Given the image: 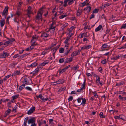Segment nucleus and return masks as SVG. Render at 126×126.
<instances>
[{
	"label": "nucleus",
	"mask_w": 126,
	"mask_h": 126,
	"mask_svg": "<svg viewBox=\"0 0 126 126\" xmlns=\"http://www.w3.org/2000/svg\"><path fill=\"white\" fill-rule=\"evenodd\" d=\"M67 16V15L66 14L64 15V14H63L61 16L59 17V18L60 19H63L64 17H66Z\"/></svg>",
	"instance_id": "obj_30"
},
{
	"label": "nucleus",
	"mask_w": 126,
	"mask_h": 126,
	"mask_svg": "<svg viewBox=\"0 0 126 126\" xmlns=\"http://www.w3.org/2000/svg\"><path fill=\"white\" fill-rule=\"evenodd\" d=\"M19 5L18 6V7L17 8V9H19V8H20V5L23 3V2H19Z\"/></svg>",
	"instance_id": "obj_54"
},
{
	"label": "nucleus",
	"mask_w": 126,
	"mask_h": 126,
	"mask_svg": "<svg viewBox=\"0 0 126 126\" xmlns=\"http://www.w3.org/2000/svg\"><path fill=\"white\" fill-rule=\"evenodd\" d=\"M64 52V49L62 47L60 48L59 52L61 53H63Z\"/></svg>",
	"instance_id": "obj_29"
},
{
	"label": "nucleus",
	"mask_w": 126,
	"mask_h": 126,
	"mask_svg": "<svg viewBox=\"0 0 126 126\" xmlns=\"http://www.w3.org/2000/svg\"><path fill=\"white\" fill-rule=\"evenodd\" d=\"M82 99L81 98H78L77 99L78 102V103H79L81 102V100Z\"/></svg>",
	"instance_id": "obj_52"
},
{
	"label": "nucleus",
	"mask_w": 126,
	"mask_h": 126,
	"mask_svg": "<svg viewBox=\"0 0 126 126\" xmlns=\"http://www.w3.org/2000/svg\"><path fill=\"white\" fill-rule=\"evenodd\" d=\"M59 46H56L55 47L53 48V49L51 50L53 51H54V52H56V51L57 50V49L59 48Z\"/></svg>",
	"instance_id": "obj_24"
},
{
	"label": "nucleus",
	"mask_w": 126,
	"mask_h": 126,
	"mask_svg": "<svg viewBox=\"0 0 126 126\" xmlns=\"http://www.w3.org/2000/svg\"><path fill=\"white\" fill-rule=\"evenodd\" d=\"M66 71V70H65V69L64 68L62 70L60 69L59 71V72L60 74H61L63 73V72H65Z\"/></svg>",
	"instance_id": "obj_26"
},
{
	"label": "nucleus",
	"mask_w": 126,
	"mask_h": 126,
	"mask_svg": "<svg viewBox=\"0 0 126 126\" xmlns=\"http://www.w3.org/2000/svg\"><path fill=\"white\" fill-rule=\"evenodd\" d=\"M124 83V82L121 81L120 82H119L117 83L116 85V86H120V85H121L123 84Z\"/></svg>",
	"instance_id": "obj_25"
},
{
	"label": "nucleus",
	"mask_w": 126,
	"mask_h": 126,
	"mask_svg": "<svg viewBox=\"0 0 126 126\" xmlns=\"http://www.w3.org/2000/svg\"><path fill=\"white\" fill-rule=\"evenodd\" d=\"M19 9H18L17 11L16 12V14L18 16H20L21 14V13L18 10Z\"/></svg>",
	"instance_id": "obj_38"
},
{
	"label": "nucleus",
	"mask_w": 126,
	"mask_h": 126,
	"mask_svg": "<svg viewBox=\"0 0 126 126\" xmlns=\"http://www.w3.org/2000/svg\"><path fill=\"white\" fill-rule=\"evenodd\" d=\"M110 5V4L109 3H107L106 4H104V6L105 7H106L108 6H109Z\"/></svg>",
	"instance_id": "obj_50"
},
{
	"label": "nucleus",
	"mask_w": 126,
	"mask_h": 126,
	"mask_svg": "<svg viewBox=\"0 0 126 126\" xmlns=\"http://www.w3.org/2000/svg\"><path fill=\"white\" fill-rule=\"evenodd\" d=\"M121 29L124 28V29H126V23L125 24H124L122 25V27H121Z\"/></svg>",
	"instance_id": "obj_41"
},
{
	"label": "nucleus",
	"mask_w": 126,
	"mask_h": 126,
	"mask_svg": "<svg viewBox=\"0 0 126 126\" xmlns=\"http://www.w3.org/2000/svg\"><path fill=\"white\" fill-rule=\"evenodd\" d=\"M36 97L37 99L40 98L42 100H44V97L41 94H39V95L36 96Z\"/></svg>",
	"instance_id": "obj_23"
},
{
	"label": "nucleus",
	"mask_w": 126,
	"mask_h": 126,
	"mask_svg": "<svg viewBox=\"0 0 126 126\" xmlns=\"http://www.w3.org/2000/svg\"><path fill=\"white\" fill-rule=\"evenodd\" d=\"M102 27V25H100L98 27L95 29V31L97 32L99 31L101 29Z\"/></svg>",
	"instance_id": "obj_17"
},
{
	"label": "nucleus",
	"mask_w": 126,
	"mask_h": 126,
	"mask_svg": "<svg viewBox=\"0 0 126 126\" xmlns=\"http://www.w3.org/2000/svg\"><path fill=\"white\" fill-rule=\"evenodd\" d=\"M32 7L31 6H29L28 9V13L29 14H30L32 12L31 11Z\"/></svg>",
	"instance_id": "obj_19"
},
{
	"label": "nucleus",
	"mask_w": 126,
	"mask_h": 126,
	"mask_svg": "<svg viewBox=\"0 0 126 126\" xmlns=\"http://www.w3.org/2000/svg\"><path fill=\"white\" fill-rule=\"evenodd\" d=\"M96 82L98 83H99L101 85V86H102L103 85V84L100 82V78L99 76H98L97 75H96Z\"/></svg>",
	"instance_id": "obj_11"
},
{
	"label": "nucleus",
	"mask_w": 126,
	"mask_h": 126,
	"mask_svg": "<svg viewBox=\"0 0 126 126\" xmlns=\"http://www.w3.org/2000/svg\"><path fill=\"white\" fill-rule=\"evenodd\" d=\"M30 53H26L25 54H23V56H24V57H25L26 56L29 55Z\"/></svg>",
	"instance_id": "obj_59"
},
{
	"label": "nucleus",
	"mask_w": 126,
	"mask_h": 126,
	"mask_svg": "<svg viewBox=\"0 0 126 126\" xmlns=\"http://www.w3.org/2000/svg\"><path fill=\"white\" fill-rule=\"evenodd\" d=\"M21 74V73L20 71H17L14 72L13 74V76H15L18 75H20Z\"/></svg>",
	"instance_id": "obj_13"
},
{
	"label": "nucleus",
	"mask_w": 126,
	"mask_h": 126,
	"mask_svg": "<svg viewBox=\"0 0 126 126\" xmlns=\"http://www.w3.org/2000/svg\"><path fill=\"white\" fill-rule=\"evenodd\" d=\"M42 15L41 14H39L37 13V14L35 16V19L38 20H41L42 21Z\"/></svg>",
	"instance_id": "obj_5"
},
{
	"label": "nucleus",
	"mask_w": 126,
	"mask_h": 126,
	"mask_svg": "<svg viewBox=\"0 0 126 126\" xmlns=\"http://www.w3.org/2000/svg\"><path fill=\"white\" fill-rule=\"evenodd\" d=\"M11 103V102H9L8 103L7 106L8 107V108L9 109L11 108V106L10 105Z\"/></svg>",
	"instance_id": "obj_40"
},
{
	"label": "nucleus",
	"mask_w": 126,
	"mask_h": 126,
	"mask_svg": "<svg viewBox=\"0 0 126 126\" xmlns=\"http://www.w3.org/2000/svg\"><path fill=\"white\" fill-rule=\"evenodd\" d=\"M26 88L27 90L30 91H32V89L31 88L29 87H26Z\"/></svg>",
	"instance_id": "obj_46"
},
{
	"label": "nucleus",
	"mask_w": 126,
	"mask_h": 126,
	"mask_svg": "<svg viewBox=\"0 0 126 126\" xmlns=\"http://www.w3.org/2000/svg\"><path fill=\"white\" fill-rule=\"evenodd\" d=\"M82 101L81 103L80 104L81 105L82 104H85L86 102V100L85 98H82Z\"/></svg>",
	"instance_id": "obj_31"
},
{
	"label": "nucleus",
	"mask_w": 126,
	"mask_h": 126,
	"mask_svg": "<svg viewBox=\"0 0 126 126\" xmlns=\"http://www.w3.org/2000/svg\"><path fill=\"white\" fill-rule=\"evenodd\" d=\"M19 56L18 54H17L16 55H15L13 57V58H17V57H18Z\"/></svg>",
	"instance_id": "obj_55"
},
{
	"label": "nucleus",
	"mask_w": 126,
	"mask_h": 126,
	"mask_svg": "<svg viewBox=\"0 0 126 126\" xmlns=\"http://www.w3.org/2000/svg\"><path fill=\"white\" fill-rule=\"evenodd\" d=\"M31 50V49L30 47H28L26 48L25 49V50L28 51L29 50Z\"/></svg>",
	"instance_id": "obj_64"
},
{
	"label": "nucleus",
	"mask_w": 126,
	"mask_h": 126,
	"mask_svg": "<svg viewBox=\"0 0 126 126\" xmlns=\"http://www.w3.org/2000/svg\"><path fill=\"white\" fill-rule=\"evenodd\" d=\"M19 96V95L17 94L13 96L12 97V98H13L12 100H14V99H16Z\"/></svg>",
	"instance_id": "obj_28"
},
{
	"label": "nucleus",
	"mask_w": 126,
	"mask_h": 126,
	"mask_svg": "<svg viewBox=\"0 0 126 126\" xmlns=\"http://www.w3.org/2000/svg\"><path fill=\"white\" fill-rule=\"evenodd\" d=\"M27 78L24 79V80H23V81H22L23 83L24 84H27Z\"/></svg>",
	"instance_id": "obj_36"
},
{
	"label": "nucleus",
	"mask_w": 126,
	"mask_h": 126,
	"mask_svg": "<svg viewBox=\"0 0 126 126\" xmlns=\"http://www.w3.org/2000/svg\"><path fill=\"white\" fill-rule=\"evenodd\" d=\"M99 9H95L93 11V13H97L98 12Z\"/></svg>",
	"instance_id": "obj_34"
},
{
	"label": "nucleus",
	"mask_w": 126,
	"mask_h": 126,
	"mask_svg": "<svg viewBox=\"0 0 126 126\" xmlns=\"http://www.w3.org/2000/svg\"><path fill=\"white\" fill-rule=\"evenodd\" d=\"M37 64H38L36 62H34L31 64L28 65L27 67H31L32 68H33V67H34L36 66Z\"/></svg>",
	"instance_id": "obj_14"
},
{
	"label": "nucleus",
	"mask_w": 126,
	"mask_h": 126,
	"mask_svg": "<svg viewBox=\"0 0 126 126\" xmlns=\"http://www.w3.org/2000/svg\"><path fill=\"white\" fill-rule=\"evenodd\" d=\"M83 41H89V40L86 38H84L83 39Z\"/></svg>",
	"instance_id": "obj_62"
},
{
	"label": "nucleus",
	"mask_w": 126,
	"mask_h": 126,
	"mask_svg": "<svg viewBox=\"0 0 126 126\" xmlns=\"http://www.w3.org/2000/svg\"><path fill=\"white\" fill-rule=\"evenodd\" d=\"M8 8L5 7L4 10L2 13V16H5V19L6 18V16L8 14Z\"/></svg>",
	"instance_id": "obj_3"
},
{
	"label": "nucleus",
	"mask_w": 126,
	"mask_h": 126,
	"mask_svg": "<svg viewBox=\"0 0 126 126\" xmlns=\"http://www.w3.org/2000/svg\"><path fill=\"white\" fill-rule=\"evenodd\" d=\"M9 54L7 52H3V53L0 54V58H5L9 56Z\"/></svg>",
	"instance_id": "obj_2"
},
{
	"label": "nucleus",
	"mask_w": 126,
	"mask_h": 126,
	"mask_svg": "<svg viewBox=\"0 0 126 126\" xmlns=\"http://www.w3.org/2000/svg\"><path fill=\"white\" fill-rule=\"evenodd\" d=\"M86 1H85L84 2L81 3V4L82 5L81 6L82 7L84 6L86 4Z\"/></svg>",
	"instance_id": "obj_51"
},
{
	"label": "nucleus",
	"mask_w": 126,
	"mask_h": 126,
	"mask_svg": "<svg viewBox=\"0 0 126 126\" xmlns=\"http://www.w3.org/2000/svg\"><path fill=\"white\" fill-rule=\"evenodd\" d=\"M74 70H76L78 69L79 68V66H76L74 67Z\"/></svg>",
	"instance_id": "obj_60"
},
{
	"label": "nucleus",
	"mask_w": 126,
	"mask_h": 126,
	"mask_svg": "<svg viewBox=\"0 0 126 126\" xmlns=\"http://www.w3.org/2000/svg\"><path fill=\"white\" fill-rule=\"evenodd\" d=\"M119 99H122V100H124V97H122L121 95H120L119 96Z\"/></svg>",
	"instance_id": "obj_58"
},
{
	"label": "nucleus",
	"mask_w": 126,
	"mask_h": 126,
	"mask_svg": "<svg viewBox=\"0 0 126 126\" xmlns=\"http://www.w3.org/2000/svg\"><path fill=\"white\" fill-rule=\"evenodd\" d=\"M11 110L9 109L7 110V111L5 112V114H6V115H8L11 112Z\"/></svg>",
	"instance_id": "obj_33"
},
{
	"label": "nucleus",
	"mask_w": 126,
	"mask_h": 126,
	"mask_svg": "<svg viewBox=\"0 0 126 126\" xmlns=\"http://www.w3.org/2000/svg\"><path fill=\"white\" fill-rule=\"evenodd\" d=\"M41 68L40 67H37L35 70L36 72L37 73L41 69Z\"/></svg>",
	"instance_id": "obj_35"
},
{
	"label": "nucleus",
	"mask_w": 126,
	"mask_h": 126,
	"mask_svg": "<svg viewBox=\"0 0 126 126\" xmlns=\"http://www.w3.org/2000/svg\"><path fill=\"white\" fill-rule=\"evenodd\" d=\"M75 0H72L70 1L68 3V4L69 5L72 4L74 2Z\"/></svg>",
	"instance_id": "obj_44"
},
{
	"label": "nucleus",
	"mask_w": 126,
	"mask_h": 126,
	"mask_svg": "<svg viewBox=\"0 0 126 126\" xmlns=\"http://www.w3.org/2000/svg\"><path fill=\"white\" fill-rule=\"evenodd\" d=\"M73 99V97L72 96H71L69 97V98H68V100L69 101H71Z\"/></svg>",
	"instance_id": "obj_45"
},
{
	"label": "nucleus",
	"mask_w": 126,
	"mask_h": 126,
	"mask_svg": "<svg viewBox=\"0 0 126 126\" xmlns=\"http://www.w3.org/2000/svg\"><path fill=\"white\" fill-rule=\"evenodd\" d=\"M91 9V7L90 6H87L84 9V10L86 11L87 13H89L90 12Z\"/></svg>",
	"instance_id": "obj_12"
},
{
	"label": "nucleus",
	"mask_w": 126,
	"mask_h": 126,
	"mask_svg": "<svg viewBox=\"0 0 126 126\" xmlns=\"http://www.w3.org/2000/svg\"><path fill=\"white\" fill-rule=\"evenodd\" d=\"M80 51L79 50L78 51H75L73 52L71 55V56L72 57H74L75 56H76L77 55H78L80 54Z\"/></svg>",
	"instance_id": "obj_7"
},
{
	"label": "nucleus",
	"mask_w": 126,
	"mask_h": 126,
	"mask_svg": "<svg viewBox=\"0 0 126 126\" xmlns=\"http://www.w3.org/2000/svg\"><path fill=\"white\" fill-rule=\"evenodd\" d=\"M114 118L115 119H120L119 117V116H115L114 117Z\"/></svg>",
	"instance_id": "obj_63"
},
{
	"label": "nucleus",
	"mask_w": 126,
	"mask_h": 126,
	"mask_svg": "<svg viewBox=\"0 0 126 126\" xmlns=\"http://www.w3.org/2000/svg\"><path fill=\"white\" fill-rule=\"evenodd\" d=\"M99 115L102 118H104V117H103V113L102 112H101L100 113Z\"/></svg>",
	"instance_id": "obj_56"
},
{
	"label": "nucleus",
	"mask_w": 126,
	"mask_h": 126,
	"mask_svg": "<svg viewBox=\"0 0 126 126\" xmlns=\"http://www.w3.org/2000/svg\"><path fill=\"white\" fill-rule=\"evenodd\" d=\"M35 107L34 106L32 107L27 112V114L29 115H30L33 113L35 110Z\"/></svg>",
	"instance_id": "obj_4"
},
{
	"label": "nucleus",
	"mask_w": 126,
	"mask_h": 126,
	"mask_svg": "<svg viewBox=\"0 0 126 126\" xmlns=\"http://www.w3.org/2000/svg\"><path fill=\"white\" fill-rule=\"evenodd\" d=\"M81 49H87V47L86 46H84L81 48Z\"/></svg>",
	"instance_id": "obj_61"
},
{
	"label": "nucleus",
	"mask_w": 126,
	"mask_h": 126,
	"mask_svg": "<svg viewBox=\"0 0 126 126\" xmlns=\"http://www.w3.org/2000/svg\"><path fill=\"white\" fill-rule=\"evenodd\" d=\"M25 84H23L21 85L19 87V89L20 90V91L23 88H24L25 87Z\"/></svg>",
	"instance_id": "obj_27"
},
{
	"label": "nucleus",
	"mask_w": 126,
	"mask_h": 126,
	"mask_svg": "<svg viewBox=\"0 0 126 126\" xmlns=\"http://www.w3.org/2000/svg\"><path fill=\"white\" fill-rule=\"evenodd\" d=\"M67 2L66 1H65V0L64 1V4L63 5V6L64 7H65L67 6Z\"/></svg>",
	"instance_id": "obj_53"
},
{
	"label": "nucleus",
	"mask_w": 126,
	"mask_h": 126,
	"mask_svg": "<svg viewBox=\"0 0 126 126\" xmlns=\"http://www.w3.org/2000/svg\"><path fill=\"white\" fill-rule=\"evenodd\" d=\"M8 41H6L5 43H4L3 45H6L7 46H8L9 45L11 44L12 43V42L15 41V39L14 38H12L10 39L8 38L5 37Z\"/></svg>",
	"instance_id": "obj_1"
},
{
	"label": "nucleus",
	"mask_w": 126,
	"mask_h": 126,
	"mask_svg": "<svg viewBox=\"0 0 126 126\" xmlns=\"http://www.w3.org/2000/svg\"><path fill=\"white\" fill-rule=\"evenodd\" d=\"M66 88V87H61L60 88V90L61 91H64L65 90Z\"/></svg>",
	"instance_id": "obj_42"
},
{
	"label": "nucleus",
	"mask_w": 126,
	"mask_h": 126,
	"mask_svg": "<svg viewBox=\"0 0 126 126\" xmlns=\"http://www.w3.org/2000/svg\"><path fill=\"white\" fill-rule=\"evenodd\" d=\"M32 42V44L31 45V46L30 47L31 50H32L34 48V45H35L34 44L35 43V41H34V42Z\"/></svg>",
	"instance_id": "obj_20"
},
{
	"label": "nucleus",
	"mask_w": 126,
	"mask_h": 126,
	"mask_svg": "<svg viewBox=\"0 0 126 126\" xmlns=\"http://www.w3.org/2000/svg\"><path fill=\"white\" fill-rule=\"evenodd\" d=\"M35 118L34 117H32L28 120V123L29 124L31 123L32 124L34 123H35Z\"/></svg>",
	"instance_id": "obj_8"
},
{
	"label": "nucleus",
	"mask_w": 126,
	"mask_h": 126,
	"mask_svg": "<svg viewBox=\"0 0 126 126\" xmlns=\"http://www.w3.org/2000/svg\"><path fill=\"white\" fill-rule=\"evenodd\" d=\"M106 59H104L102 60L101 61V63H102L104 64L106 63Z\"/></svg>",
	"instance_id": "obj_43"
},
{
	"label": "nucleus",
	"mask_w": 126,
	"mask_h": 126,
	"mask_svg": "<svg viewBox=\"0 0 126 126\" xmlns=\"http://www.w3.org/2000/svg\"><path fill=\"white\" fill-rule=\"evenodd\" d=\"M39 37L38 36H37L36 35L35 36H32V40H31V42H33L35 41H34V39L37 40L39 38Z\"/></svg>",
	"instance_id": "obj_15"
},
{
	"label": "nucleus",
	"mask_w": 126,
	"mask_h": 126,
	"mask_svg": "<svg viewBox=\"0 0 126 126\" xmlns=\"http://www.w3.org/2000/svg\"><path fill=\"white\" fill-rule=\"evenodd\" d=\"M108 47V45L106 44H103L102 46V47L104 48H107Z\"/></svg>",
	"instance_id": "obj_39"
},
{
	"label": "nucleus",
	"mask_w": 126,
	"mask_h": 126,
	"mask_svg": "<svg viewBox=\"0 0 126 126\" xmlns=\"http://www.w3.org/2000/svg\"><path fill=\"white\" fill-rule=\"evenodd\" d=\"M52 23L49 29V30H50V29H53L54 30H55V27H53V25L54 24L55 22L54 21H52Z\"/></svg>",
	"instance_id": "obj_18"
},
{
	"label": "nucleus",
	"mask_w": 126,
	"mask_h": 126,
	"mask_svg": "<svg viewBox=\"0 0 126 126\" xmlns=\"http://www.w3.org/2000/svg\"><path fill=\"white\" fill-rule=\"evenodd\" d=\"M64 61V59L63 58L60 59L59 60V62L61 63H63Z\"/></svg>",
	"instance_id": "obj_37"
},
{
	"label": "nucleus",
	"mask_w": 126,
	"mask_h": 126,
	"mask_svg": "<svg viewBox=\"0 0 126 126\" xmlns=\"http://www.w3.org/2000/svg\"><path fill=\"white\" fill-rule=\"evenodd\" d=\"M85 81H84L83 83L81 86V88L80 89H78L77 92H82L83 91V90L85 89Z\"/></svg>",
	"instance_id": "obj_6"
},
{
	"label": "nucleus",
	"mask_w": 126,
	"mask_h": 126,
	"mask_svg": "<svg viewBox=\"0 0 126 126\" xmlns=\"http://www.w3.org/2000/svg\"><path fill=\"white\" fill-rule=\"evenodd\" d=\"M49 63V62L48 60H46L43 63H42L41 65V66H44L47 64Z\"/></svg>",
	"instance_id": "obj_21"
},
{
	"label": "nucleus",
	"mask_w": 126,
	"mask_h": 126,
	"mask_svg": "<svg viewBox=\"0 0 126 126\" xmlns=\"http://www.w3.org/2000/svg\"><path fill=\"white\" fill-rule=\"evenodd\" d=\"M68 48H66L65 49V52L64 53L65 55H67L68 53L70 52L69 51Z\"/></svg>",
	"instance_id": "obj_22"
},
{
	"label": "nucleus",
	"mask_w": 126,
	"mask_h": 126,
	"mask_svg": "<svg viewBox=\"0 0 126 126\" xmlns=\"http://www.w3.org/2000/svg\"><path fill=\"white\" fill-rule=\"evenodd\" d=\"M83 37H87L88 36L87 35V33L86 32L84 33H83Z\"/></svg>",
	"instance_id": "obj_57"
},
{
	"label": "nucleus",
	"mask_w": 126,
	"mask_h": 126,
	"mask_svg": "<svg viewBox=\"0 0 126 126\" xmlns=\"http://www.w3.org/2000/svg\"><path fill=\"white\" fill-rule=\"evenodd\" d=\"M5 19H2L1 20H0V25L1 27H2L5 24Z\"/></svg>",
	"instance_id": "obj_16"
},
{
	"label": "nucleus",
	"mask_w": 126,
	"mask_h": 126,
	"mask_svg": "<svg viewBox=\"0 0 126 126\" xmlns=\"http://www.w3.org/2000/svg\"><path fill=\"white\" fill-rule=\"evenodd\" d=\"M73 58L70 57L68 58H66L65 60L64 63H70L72 62L73 60Z\"/></svg>",
	"instance_id": "obj_10"
},
{
	"label": "nucleus",
	"mask_w": 126,
	"mask_h": 126,
	"mask_svg": "<svg viewBox=\"0 0 126 126\" xmlns=\"http://www.w3.org/2000/svg\"><path fill=\"white\" fill-rule=\"evenodd\" d=\"M49 33L48 32H46L43 33L41 35V37H44L47 38L48 37L49 35Z\"/></svg>",
	"instance_id": "obj_9"
},
{
	"label": "nucleus",
	"mask_w": 126,
	"mask_h": 126,
	"mask_svg": "<svg viewBox=\"0 0 126 126\" xmlns=\"http://www.w3.org/2000/svg\"><path fill=\"white\" fill-rule=\"evenodd\" d=\"M124 117L123 115H120L119 116V119H122V120H124V118H123V117Z\"/></svg>",
	"instance_id": "obj_49"
},
{
	"label": "nucleus",
	"mask_w": 126,
	"mask_h": 126,
	"mask_svg": "<svg viewBox=\"0 0 126 126\" xmlns=\"http://www.w3.org/2000/svg\"><path fill=\"white\" fill-rule=\"evenodd\" d=\"M94 15L93 13L91 15V16L90 18V19H91L93 18H94Z\"/></svg>",
	"instance_id": "obj_48"
},
{
	"label": "nucleus",
	"mask_w": 126,
	"mask_h": 126,
	"mask_svg": "<svg viewBox=\"0 0 126 126\" xmlns=\"http://www.w3.org/2000/svg\"><path fill=\"white\" fill-rule=\"evenodd\" d=\"M37 73V72H36V71L34 70V71H33L32 72H31L30 73V74H33L34 75H35Z\"/></svg>",
	"instance_id": "obj_47"
},
{
	"label": "nucleus",
	"mask_w": 126,
	"mask_h": 126,
	"mask_svg": "<svg viewBox=\"0 0 126 126\" xmlns=\"http://www.w3.org/2000/svg\"><path fill=\"white\" fill-rule=\"evenodd\" d=\"M43 9H42L40 8L38 12V13L39 14H40L41 15H42L43 13Z\"/></svg>",
	"instance_id": "obj_32"
}]
</instances>
